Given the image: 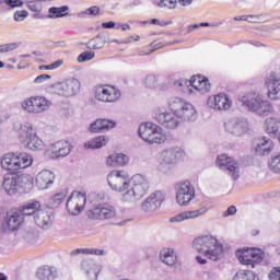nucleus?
<instances>
[{
    "label": "nucleus",
    "mask_w": 280,
    "mask_h": 280,
    "mask_svg": "<svg viewBox=\"0 0 280 280\" xmlns=\"http://www.w3.org/2000/svg\"><path fill=\"white\" fill-rule=\"evenodd\" d=\"M192 246L197 253L205 255L211 261H220L224 257V245L213 236H199L194 240Z\"/></svg>",
    "instance_id": "obj_1"
},
{
    "label": "nucleus",
    "mask_w": 280,
    "mask_h": 280,
    "mask_svg": "<svg viewBox=\"0 0 280 280\" xmlns=\"http://www.w3.org/2000/svg\"><path fill=\"white\" fill-rule=\"evenodd\" d=\"M34 186V178L18 173H5L2 177V188L9 196L23 194Z\"/></svg>",
    "instance_id": "obj_2"
},
{
    "label": "nucleus",
    "mask_w": 280,
    "mask_h": 280,
    "mask_svg": "<svg viewBox=\"0 0 280 280\" xmlns=\"http://www.w3.org/2000/svg\"><path fill=\"white\" fill-rule=\"evenodd\" d=\"M237 101L244 108L250 110L252 113H256L260 117H268L270 113H272L273 107L270 101H266L259 96L257 93H247L237 97Z\"/></svg>",
    "instance_id": "obj_3"
},
{
    "label": "nucleus",
    "mask_w": 280,
    "mask_h": 280,
    "mask_svg": "<svg viewBox=\"0 0 280 280\" xmlns=\"http://www.w3.org/2000/svg\"><path fill=\"white\" fill-rule=\"evenodd\" d=\"M32 163H34V160L27 153H5L0 160L2 170L13 174H19V170L30 167Z\"/></svg>",
    "instance_id": "obj_4"
},
{
    "label": "nucleus",
    "mask_w": 280,
    "mask_h": 280,
    "mask_svg": "<svg viewBox=\"0 0 280 280\" xmlns=\"http://www.w3.org/2000/svg\"><path fill=\"white\" fill-rule=\"evenodd\" d=\"M18 139L20 143L33 152H36V150H43L45 148V142L38 138L36 129H34L30 122L21 125L18 131Z\"/></svg>",
    "instance_id": "obj_5"
},
{
    "label": "nucleus",
    "mask_w": 280,
    "mask_h": 280,
    "mask_svg": "<svg viewBox=\"0 0 280 280\" xmlns=\"http://www.w3.org/2000/svg\"><path fill=\"white\" fill-rule=\"evenodd\" d=\"M138 133L147 143H165L167 141V136L163 133V129L153 122L141 124Z\"/></svg>",
    "instance_id": "obj_6"
},
{
    "label": "nucleus",
    "mask_w": 280,
    "mask_h": 280,
    "mask_svg": "<svg viewBox=\"0 0 280 280\" xmlns=\"http://www.w3.org/2000/svg\"><path fill=\"white\" fill-rule=\"evenodd\" d=\"M174 86L177 91H185V89H189V86H192V89H196V91H200L201 93H209L211 91V83L209 82V79L200 74L194 75L191 80H176L174 82Z\"/></svg>",
    "instance_id": "obj_7"
},
{
    "label": "nucleus",
    "mask_w": 280,
    "mask_h": 280,
    "mask_svg": "<svg viewBox=\"0 0 280 280\" xmlns=\"http://www.w3.org/2000/svg\"><path fill=\"white\" fill-rule=\"evenodd\" d=\"M183 156V152L178 148H170L161 152L158 159V170L162 174H167L172 170V165L178 163V159Z\"/></svg>",
    "instance_id": "obj_8"
},
{
    "label": "nucleus",
    "mask_w": 280,
    "mask_h": 280,
    "mask_svg": "<svg viewBox=\"0 0 280 280\" xmlns=\"http://www.w3.org/2000/svg\"><path fill=\"white\" fill-rule=\"evenodd\" d=\"M154 119L160 124V126L166 128V130H176V128L180 126V117L178 114L167 112L163 107H158L155 109Z\"/></svg>",
    "instance_id": "obj_9"
},
{
    "label": "nucleus",
    "mask_w": 280,
    "mask_h": 280,
    "mask_svg": "<svg viewBox=\"0 0 280 280\" xmlns=\"http://www.w3.org/2000/svg\"><path fill=\"white\" fill-rule=\"evenodd\" d=\"M78 91H80V81L78 79H68L50 86L51 93L61 95L62 97H73Z\"/></svg>",
    "instance_id": "obj_10"
},
{
    "label": "nucleus",
    "mask_w": 280,
    "mask_h": 280,
    "mask_svg": "<svg viewBox=\"0 0 280 280\" xmlns=\"http://www.w3.org/2000/svg\"><path fill=\"white\" fill-rule=\"evenodd\" d=\"M217 165L223 170L232 180H238L242 172L240 171V163L226 154H221L217 159Z\"/></svg>",
    "instance_id": "obj_11"
},
{
    "label": "nucleus",
    "mask_w": 280,
    "mask_h": 280,
    "mask_svg": "<svg viewBox=\"0 0 280 280\" xmlns=\"http://www.w3.org/2000/svg\"><path fill=\"white\" fill-rule=\"evenodd\" d=\"M50 107L51 103L49 100L43 96H33L22 102V108L26 110V113H45V110H49Z\"/></svg>",
    "instance_id": "obj_12"
},
{
    "label": "nucleus",
    "mask_w": 280,
    "mask_h": 280,
    "mask_svg": "<svg viewBox=\"0 0 280 280\" xmlns=\"http://www.w3.org/2000/svg\"><path fill=\"white\" fill-rule=\"evenodd\" d=\"M107 183L113 191H117L121 194L130 187V183H128V175L124 171H112L107 175Z\"/></svg>",
    "instance_id": "obj_13"
},
{
    "label": "nucleus",
    "mask_w": 280,
    "mask_h": 280,
    "mask_svg": "<svg viewBox=\"0 0 280 280\" xmlns=\"http://www.w3.org/2000/svg\"><path fill=\"white\" fill-rule=\"evenodd\" d=\"M236 256L244 266H252V268H255L256 264L264 261V250L259 248L240 249L236 252Z\"/></svg>",
    "instance_id": "obj_14"
},
{
    "label": "nucleus",
    "mask_w": 280,
    "mask_h": 280,
    "mask_svg": "<svg viewBox=\"0 0 280 280\" xmlns=\"http://www.w3.org/2000/svg\"><path fill=\"white\" fill-rule=\"evenodd\" d=\"M196 198V189L189 182H183L176 186V201L180 207H186Z\"/></svg>",
    "instance_id": "obj_15"
},
{
    "label": "nucleus",
    "mask_w": 280,
    "mask_h": 280,
    "mask_svg": "<svg viewBox=\"0 0 280 280\" xmlns=\"http://www.w3.org/2000/svg\"><path fill=\"white\" fill-rule=\"evenodd\" d=\"M121 97V91L113 85H101L96 88L95 98L98 102L115 103Z\"/></svg>",
    "instance_id": "obj_16"
},
{
    "label": "nucleus",
    "mask_w": 280,
    "mask_h": 280,
    "mask_svg": "<svg viewBox=\"0 0 280 280\" xmlns=\"http://www.w3.org/2000/svg\"><path fill=\"white\" fill-rule=\"evenodd\" d=\"M84 205H86V195L82 192L72 194L67 200L66 209L70 215H80Z\"/></svg>",
    "instance_id": "obj_17"
},
{
    "label": "nucleus",
    "mask_w": 280,
    "mask_h": 280,
    "mask_svg": "<svg viewBox=\"0 0 280 280\" xmlns=\"http://www.w3.org/2000/svg\"><path fill=\"white\" fill-rule=\"evenodd\" d=\"M165 201V194L163 191L158 190L152 192L144 202L141 205L142 211L145 213H154V211L161 209V205Z\"/></svg>",
    "instance_id": "obj_18"
},
{
    "label": "nucleus",
    "mask_w": 280,
    "mask_h": 280,
    "mask_svg": "<svg viewBox=\"0 0 280 280\" xmlns=\"http://www.w3.org/2000/svg\"><path fill=\"white\" fill-rule=\"evenodd\" d=\"M225 132L234 137H243L248 130V121L242 118H232L224 122Z\"/></svg>",
    "instance_id": "obj_19"
},
{
    "label": "nucleus",
    "mask_w": 280,
    "mask_h": 280,
    "mask_svg": "<svg viewBox=\"0 0 280 280\" xmlns=\"http://www.w3.org/2000/svg\"><path fill=\"white\" fill-rule=\"evenodd\" d=\"M265 85L268 89L269 100L277 101L280 100V73L271 72L265 79Z\"/></svg>",
    "instance_id": "obj_20"
},
{
    "label": "nucleus",
    "mask_w": 280,
    "mask_h": 280,
    "mask_svg": "<svg viewBox=\"0 0 280 280\" xmlns=\"http://www.w3.org/2000/svg\"><path fill=\"white\" fill-rule=\"evenodd\" d=\"M208 106L213 110H229L233 106V101L226 94H218L208 98Z\"/></svg>",
    "instance_id": "obj_21"
},
{
    "label": "nucleus",
    "mask_w": 280,
    "mask_h": 280,
    "mask_svg": "<svg viewBox=\"0 0 280 280\" xmlns=\"http://www.w3.org/2000/svg\"><path fill=\"white\" fill-rule=\"evenodd\" d=\"M116 212L113 207H103L97 206L88 211V218L90 220H110V218H115Z\"/></svg>",
    "instance_id": "obj_22"
},
{
    "label": "nucleus",
    "mask_w": 280,
    "mask_h": 280,
    "mask_svg": "<svg viewBox=\"0 0 280 280\" xmlns=\"http://www.w3.org/2000/svg\"><path fill=\"white\" fill-rule=\"evenodd\" d=\"M131 188L135 190L138 198H143V195L148 194V189H150L148 179H145L141 174L133 175L131 177Z\"/></svg>",
    "instance_id": "obj_23"
},
{
    "label": "nucleus",
    "mask_w": 280,
    "mask_h": 280,
    "mask_svg": "<svg viewBox=\"0 0 280 280\" xmlns=\"http://www.w3.org/2000/svg\"><path fill=\"white\" fill-rule=\"evenodd\" d=\"M52 159L69 156L71 153V144L68 141H58L49 147Z\"/></svg>",
    "instance_id": "obj_24"
},
{
    "label": "nucleus",
    "mask_w": 280,
    "mask_h": 280,
    "mask_svg": "<svg viewBox=\"0 0 280 280\" xmlns=\"http://www.w3.org/2000/svg\"><path fill=\"white\" fill-rule=\"evenodd\" d=\"M56 175L51 171L43 170L36 176V185L38 189H49L50 185H54Z\"/></svg>",
    "instance_id": "obj_25"
},
{
    "label": "nucleus",
    "mask_w": 280,
    "mask_h": 280,
    "mask_svg": "<svg viewBox=\"0 0 280 280\" xmlns=\"http://www.w3.org/2000/svg\"><path fill=\"white\" fill-rule=\"evenodd\" d=\"M35 224L39 226V229H44L47 231L54 223V215L47 210L37 211V215H34Z\"/></svg>",
    "instance_id": "obj_26"
},
{
    "label": "nucleus",
    "mask_w": 280,
    "mask_h": 280,
    "mask_svg": "<svg viewBox=\"0 0 280 280\" xmlns=\"http://www.w3.org/2000/svg\"><path fill=\"white\" fill-rule=\"evenodd\" d=\"M208 209L202 207L198 210L184 211L173 218H171L170 222H185V220H194V218H200V215H205Z\"/></svg>",
    "instance_id": "obj_27"
},
{
    "label": "nucleus",
    "mask_w": 280,
    "mask_h": 280,
    "mask_svg": "<svg viewBox=\"0 0 280 280\" xmlns=\"http://www.w3.org/2000/svg\"><path fill=\"white\" fill-rule=\"evenodd\" d=\"M273 148L275 144L272 143V140H270V138L262 137L258 139L255 152L258 156H266L272 152Z\"/></svg>",
    "instance_id": "obj_28"
},
{
    "label": "nucleus",
    "mask_w": 280,
    "mask_h": 280,
    "mask_svg": "<svg viewBox=\"0 0 280 280\" xmlns=\"http://www.w3.org/2000/svg\"><path fill=\"white\" fill-rule=\"evenodd\" d=\"M117 126L115 120L110 119H96L91 126V132H104L106 130H113Z\"/></svg>",
    "instance_id": "obj_29"
},
{
    "label": "nucleus",
    "mask_w": 280,
    "mask_h": 280,
    "mask_svg": "<svg viewBox=\"0 0 280 280\" xmlns=\"http://www.w3.org/2000/svg\"><path fill=\"white\" fill-rule=\"evenodd\" d=\"M110 40V37L106 35V33H101L96 35L94 38L90 39L86 43V47L90 50L104 49V46Z\"/></svg>",
    "instance_id": "obj_30"
},
{
    "label": "nucleus",
    "mask_w": 280,
    "mask_h": 280,
    "mask_svg": "<svg viewBox=\"0 0 280 280\" xmlns=\"http://www.w3.org/2000/svg\"><path fill=\"white\" fill-rule=\"evenodd\" d=\"M233 21H247V23H268L270 21V14H249V15H236Z\"/></svg>",
    "instance_id": "obj_31"
},
{
    "label": "nucleus",
    "mask_w": 280,
    "mask_h": 280,
    "mask_svg": "<svg viewBox=\"0 0 280 280\" xmlns=\"http://www.w3.org/2000/svg\"><path fill=\"white\" fill-rule=\"evenodd\" d=\"M21 224H23V215L14 213L4 220L2 223V229L4 231H16Z\"/></svg>",
    "instance_id": "obj_32"
},
{
    "label": "nucleus",
    "mask_w": 280,
    "mask_h": 280,
    "mask_svg": "<svg viewBox=\"0 0 280 280\" xmlns=\"http://www.w3.org/2000/svg\"><path fill=\"white\" fill-rule=\"evenodd\" d=\"M178 117L183 119V121H196V119H198V112H196L194 105L186 103Z\"/></svg>",
    "instance_id": "obj_33"
},
{
    "label": "nucleus",
    "mask_w": 280,
    "mask_h": 280,
    "mask_svg": "<svg viewBox=\"0 0 280 280\" xmlns=\"http://www.w3.org/2000/svg\"><path fill=\"white\" fill-rule=\"evenodd\" d=\"M128 161V155L124 153H114L107 158V165L119 167V165H127Z\"/></svg>",
    "instance_id": "obj_34"
},
{
    "label": "nucleus",
    "mask_w": 280,
    "mask_h": 280,
    "mask_svg": "<svg viewBox=\"0 0 280 280\" xmlns=\"http://www.w3.org/2000/svg\"><path fill=\"white\" fill-rule=\"evenodd\" d=\"M38 211H40V202L32 200L21 208V215H37Z\"/></svg>",
    "instance_id": "obj_35"
},
{
    "label": "nucleus",
    "mask_w": 280,
    "mask_h": 280,
    "mask_svg": "<svg viewBox=\"0 0 280 280\" xmlns=\"http://www.w3.org/2000/svg\"><path fill=\"white\" fill-rule=\"evenodd\" d=\"M108 143V137L101 136L93 138L92 140L84 143V148L86 150H100V148H104Z\"/></svg>",
    "instance_id": "obj_36"
},
{
    "label": "nucleus",
    "mask_w": 280,
    "mask_h": 280,
    "mask_svg": "<svg viewBox=\"0 0 280 280\" xmlns=\"http://www.w3.org/2000/svg\"><path fill=\"white\" fill-rule=\"evenodd\" d=\"M69 16V5L50 7L48 9V19H62Z\"/></svg>",
    "instance_id": "obj_37"
},
{
    "label": "nucleus",
    "mask_w": 280,
    "mask_h": 280,
    "mask_svg": "<svg viewBox=\"0 0 280 280\" xmlns=\"http://www.w3.org/2000/svg\"><path fill=\"white\" fill-rule=\"evenodd\" d=\"M160 259L163 264H166V266H174L177 259L176 252L172 248L162 249L160 253Z\"/></svg>",
    "instance_id": "obj_38"
},
{
    "label": "nucleus",
    "mask_w": 280,
    "mask_h": 280,
    "mask_svg": "<svg viewBox=\"0 0 280 280\" xmlns=\"http://www.w3.org/2000/svg\"><path fill=\"white\" fill-rule=\"evenodd\" d=\"M56 269L49 266L40 267L36 272V277L39 280H54L56 279Z\"/></svg>",
    "instance_id": "obj_39"
},
{
    "label": "nucleus",
    "mask_w": 280,
    "mask_h": 280,
    "mask_svg": "<svg viewBox=\"0 0 280 280\" xmlns=\"http://www.w3.org/2000/svg\"><path fill=\"white\" fill-rule=\"evenodd\" d=\"M187 105V102L183 101L180 97H173L168 101V107L171 113H174L175 115H179V113L183 112L185 106Z\"/></svg>",
    "instance_id": "obj_40"
},
{
    "label": "nucleus",
    "mask_w": 280,
    "mask_h": 280,
    "mask_svg": "<svg viewBox=\"0 0 280 280\" xmlns=\"http://www.w3.org/2000/svg\"><path fill=\"white\" fill-rule=\"evenodd\" d=\"M265 129L268 135H277L280 130V120L277 118H267L265 120Z\"/></svg>",
    "instance_id": "obj_41"
},
{
    "label": "nucleus",
    "mask_w": 280,
    "mask_h": 280,
    "mask_svg": "<svg viewBox=\"0 0 280 280\" xmlns=\"http://www.w3.org/2000/svg\"><path fill=\"white\" fill-rule=\"evenodd\" d=\"M71 255H96L103 257L106 255V250L97 248H77L71 252Z\"/></svg>",
    "instance_id": "obj_42"
},
{
    "label": "nucleus",
    "mask_w": 280,
    "mask_h": 280,
    "mask_svg": "<svg viewBox=\"0 0 280 280\" xmlns=\"http://www.w3.org/2000/svg\"><path fill=\"white\" fill-rule=\"evenodd\" d=\"M232 280H259V276L250 270H240Z\"/></svg>",
    "instance_id": "obj_43"
},
{
    "label": "nucleus",
    "mask_w": 280,
    "mask_h": 280,
    "mask_svg": "<svg viewBox=\"0 0 280 280\" xmlns=\"http://www.w3.org/2000/svg\"><path fill=\"white\" fill-rule=\"evenodd\" d=\"M69 191H67V189L61 190L60 192L55 194L51 199H50V205L52 208H57L60 207V205H62V201L65 200V198H67Z\"/></svg>",
    "instance_id": "obj_44"
},
{
    "label": "nucleus",
    "mask_w": 280,
    "mask_h": 280,
    "mask_svg": "<svg viewBox=\"0 0 280 280\" xmlns=\"http://www.w3.org/2000/svg\"><path fill=\"white\" fill-rule=\"evenodd\" d=\"M122 200L125 202H137V200H141L140 197L137 196V192L132 189V187H128L125 191H122Z\"/></svg>",
    "instance_id": "obj_45"
},
{
    "label": "nucleus",
    "mask_w": 280,
    "mask_h": 280,
    "mask_svg": "<svg viewBox=\"0 0 280 280\" xmlns=\"http://www.w3.org/2000/svg\"><path fill=\"white\" fill-rule=\"evenodd\" d=\"M269 167L275 174H280V153L271 156Z\"/></svg>",
    "instance_id": "obj_46"
},
{
    "label": "nucleus",
    "mask_w": 280,
    "mask_h": 280,
    "mask_svg": "<svg viewBox=\"0 0 280 280\" xmlns=\"http://www.w3.org/2000/svg\"><path fill=\"white\" fill-rule=\"evenodd\" d=\"M177 3V0H160L153 2V4H155L156 8H168V10H175Z\"/></svg>",
    "instance_id": "obj_47"
},
{
    "label": "nucleus",
    "mask_w": 280,
    "mask_h": 280,
    "mask_svg": "<svg viewBox=\"0 0 280 280\" xmlns=\"http://www.w3.org/2000/svg\"><path fill=\"white\" fill-rule=\"evenodd\" d=\"M143 84L147 89H156V85L159 84L156 75L148 74L143 81Z\"/></svg>",
    "instance_id": "obj_48"
},
{
    "label": "nucleus",
    "mask_w": 280,
    "mask_h": 280,
    "mask_svg": "<svg viewBox=\"0 0 280 280\" xmlns=\"http://www.w3.org/2000/svg\"><path fill=\"white\" fill-rule=\"evenodd\" d=\"M21 44L19 43H10L0 45V54H8L10 51H14V49H19Z\"/></svg>",
    "instance_id": "obj_49"
},
{
    "label": "nucleus",
    "mask_w": 280,
    "mask_h": 280,
    "mask_svg": "<svg viewBox=\"0 0 280 280\" xmlns=\"http://www.w3.org/2000/svg\"><path fill=\"white\" fill-rule=\"evenodd\" d=\"M26 7L31 10V12H43V3L40 2H34L32 0H27Z\"/></svg>",
    "instance_id": "obj_50"
},
{
    "label": "nucleus",
    "mask_w": 280,
    "mask_h": 280,
    "mask_svg": "<svg viewBox=\"0 0 280 280\" xmlns=\"http://www.w3.org/2000/svg\"><path fill=\"white\" fill-rule=\"evenodd\" d=\"M95 58V52L93 51H84L78 57V62H89V60H93Z\"/></svg>",
    "instance_id": "obj_51"
},
{
    "label": "nucleus",
    "mask_w": 280,
    "mask_h": 280,
    "mask_svg": "<svg viewBox=\"0 0 280 280\" xmlns=\"http://www.w3.org/2000/svg\"><path fill=\"white\" fill-rule=\"evenodd\" d=\"M26 16H30V12H27L26 10H20L13 14V19L18 23H20L21 21H25Z\"/></svg>",
    "instance_id": "obj_52"
},
{
    "label": "nucleus",
    "mask_w": 280,
    "mask_h": 280,
    "mask_svg": "<svg viewBox=\"0 0 280 280\" xmlns=\"http://www.w3.org/2000/svg\"><path fill=\"white\" fill-rule=\"evenodd\" d=\"M5 5H8L11 10H14V8H23V5H25V1H23V0H5Z\"/></svg>",
    "instance_id": "obj_53"
},
{
    "label": "nucleus",
    "mask_w": 280,
    "mask_h": 280,
    "mask_svg": "<svg viewBox=\"0 0 280 280\" xmlns=\"http://www.w3.org/2000/svg\"><path fill=\"white\" fill-rule=\"evenodd\" d=\"M93 268V260L91 259H84L81 262V270L85 272V275H89L91 272V269Z\"/></svg>",
    "instance_id": "obj_54"
},
{
    "label": "nucleus",
    "mask_w": 280,
    "mask_h": 280,
    "mask_svg": "<svg viewBox=\"0 0 280 280\" xmlns=\"http://www.w3.org/2000/svg\"><path fill=\"white\" fill-rule=\"evenodd\" d=\"M269 280H280V267H275L269 272Z\"/></svg>",
    "instance_id": "obj_55"
},
{
    "label": "nucleus",
    "mask_w": 280,
    "mask_h": 280,
    "mask_svg": "<svg viewBox=\"0 0 280 280\" xmlns=\"http://www.w3.org/2000/svg\"><path fill=\"white\" fill-rule=\"evenodd\" d=\"M63 62L65 61L62 59H59V60L54 61L52 63L48 65L46 67V69L50 70V71H54V69H59V67H62Z\"/></svg>",
    "instance_id": "obj_56"
},
{
    "label": "nucleus",
    "mask_w": 280,
    "mask_h": 280,
    "mask_svg": "<svg viewBox=\"0 0 280 280\" xmlns=\"http://www.w3.org/2000/svg\"><path fill=\"white\" fill-rule=\"evenodd\" d=\"M150 47L153 48V50L150 51V54H152L156 51V49H163V43L161 42V39H155L150 44Z\"/></svg>",
    "instance_id": "obj_57"
},
{
    "label": "nucleus",
    "mask_w": 280,
    "mask_h": 280,
    "mask_svg": "<svg viewBox=\"0 0 280 280\" xmlns=\"http://www.w3.org/2000/svg\"><path fill=\"white\" fill-rule=\"evenodd\" d=\"M237 213V208L235 206H230L226 211L223 212V218H229V215H235Z\"/></svg>",
    "instance_id": "obj_58"
},
{
    "label": "nucleus",
    "mask_w": 280,
    "mask_h": 280,
    "mask_svg": "<svg viewBox=\"0 0 280 280\" xmlns=\"http://www.w3.org/2000/svg\"><path fill=\"white\" fill-rule=\"evenodd\" d=\"M46 80H51V75L49 74H40L35 79V84H43Z\"/></svg>",
    "instance_id": "obj_59"
},
{
    "label": "nucleus",
    "mask_w": 280,
    "mask_h": 280,
    "mask_svg": "<svg viewBox=\"0 0 280 280\" xmlns=\"http://www.w3.org/2000/svg\"><path fill=\"white\" fill-rule=\"evenodd\" d=\"M85 12L92 16H97V14H100V8L91 7V8L86 9Z\"/></svg>",
    "instance_id": "obj_60"
},
{
    "label": "nucleus",
    "mask_w": 280,
    "mask_h": 280,
    "mask_svg": "<svg viewBox=\"0 0 280 280\" xmlns=\"http://www.w3.org/2000/svg\"><path fill=\"white\" fill-rule=\"evenodd\" d=\"M35 237H36V234H34L33 231H27L24 233V240H26V242H33Z\"/></svg>",
    "instance_id": "obj_61"
},
{
    "label": "nucleus",
    "mask_w": 280,
    "mask_h": 280,
    "mask_svg": "<svg viewBox=\"0 0 280 280\" xmlns=\"http://www.w3.org/2000/svg\"><path fill=\"white\" fill-rule=\"evenodd\" d=\"M103 30H113L115 27V22L109 21V22H104L102 23Z\"/></svg>",
    "instance_id": "obj_62"
},
{
    "label": "nucleus",
    "mask_w": 280,
    "mask_h": 280,
    "mask_svg": "<svg viewBox=\"0 0 280 280\" xmlns=\"http://www.w3.org/2000/svg\"><path fill=\"white\" fill-rule=\"evenodd\" d=\"M195 30H200L199 24H191L187 26V34H191V32H195Z\"/></svg>",
    "instance_id": "obj_63"
},
{
    "label": "nucleus",
    "mask_w": 280,
    "mask_h": 280,
    "mask_svg": "<svg viewBox=\"0 0 280 280\" xmlns=\"http://www.w3.org/2000/svg\"><path fill=\"white\" fill-rule=\"evenodd\" d=\"M179 5L183 7H187V5H191V3H194V0H177Z\"/></svg>",
    "instance_id": "obj_64"
}]
</instances>
